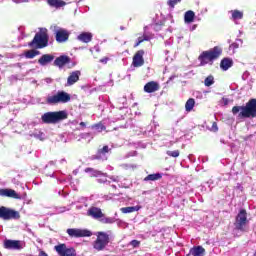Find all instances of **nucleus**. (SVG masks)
<instances>
[{
    "label": "nucleus",
    "instance_id": "obj_1",
    "mask_svg": "<svg viewBox=\"0 0 256 256\" xmlns=\"http://www.w3.org/2000/svg\"><path fill=\"white\" fill-rule=\"evenodd\" d=\"M233 115L238 114V119H254L256 117V99H251L245 106H234Z\"/></svg>",
    "mask_w": 256,
    "mask_h": 256
},
{
    "label": "nucleus",
    "instance_id": "obj_2",
    "mask_svg": "<svg viewBox=\"0 0 256 256\" xmlns=\"http://www.w3.org/2000/svg\"><path fill=\"white\" fill-rule=\"evenodd\" d=\"M49 44V35L46 28H41L40 32L36 33L34 39L28 44L33 49H43Z\"/></svg>",
    "mask_w": 256,
    "mask_h": 256
},
{
    "label": "nucleus",
    "instance_id": "obj_3",
    "mask_svg": "<svg viewBox=\"0 0 256 256\" xmlns=\"http://www.w3.org/2000/svg\"><path fill=\"white\" fill-rule=\"evenodd\" d=\"M221 53H223V50L216 46L210 51H205L199 56L200 65H207L210 63V65L213 64V61L215 59H218L221 56Z\"/></svg>",
    "mask_w": 256,
    "mask_h": 256
},
{
    "label": "nucleus",
    "instance_id": "obj_4",
    "mask_svg": "<svg viewBox=\"0 0 256 256\" xmlns=\"http://www.w3.org/2000/svg\"><path fill=\"white\" fill-rule=\"evenodd\" d=\"M69 101H71V94L65 91H58L56 94L48 96L46 99L48 105H59V103H69Z\"/></svg>",
    "mask_w": 256,
    "mask_h": 256
},
{
    "label": "nucleus",
    "instance_id": "obj_5",
    "mask_svg": "<svg viewBox=\"0 0 256 256\" xmlns=\"http://www.w3.org/2000/svg\"><path fill=\"white\" fill-rule=\"evenodd\" d=\"M67 119L66 111H58V112H47L42 115L43 123L55 124L59 123V121H63Z\"/></svg>",
    "mask_w": 256,
    "mask_h": 256
},
{
    "label": "nucleus",
    "instance_id": "obj_6",
    "mask_svg": "<svg viewBox=\"0 0 256 256\" xmlns=\"http://www.w3.org/2000/svg\"><path fill=\"white\" fill-rule=\"evenodd\" d=\"M97 239L93 242V248L96 251H103L109 245V235L105 232H96Z\"/></svg>",
    "mask_w": 256,
    "mask_h": 256
},
{
    "label": "nucleus",
    "instance_id": "obj_7",
    "mask_svg": "<svg viewBox=\"0 0 256 256\" xmlns=\"http://www.w3.org/2000/svg\"><path fill=\"white\" fill-rule=\"evenodd\" d=\"M50 29L53 31L57 43H65L69 40V31H67V29L61 28L57 25L51 26Z\"/></svg>",
    "mask_w": 256,
    "mask_h": 256
},
{
    "label": "nucleus",
    "instance_id": "obj_8",
    "mask_svg": "<svg viewBox=\"0 0 256 256\" xmlns=\"http://www.w3.org/2000/svg\"><path fill=\"white\" fill-rule=\"evenodd\" d=\"M0 219H3L4 221H11V219H21V214H19V211L2 206L0 207Z\"/></svg>",
    "mask_w": 256,
    "mask_h": 256
},
{
    "label": "nucleus",
    "instance_id": "obj_9",
    "mask_svg": "<svg viewBox=\"0 0 256 256\" xmlns=\"http://www.w3.org/2000/svg\"><path fill=\"white\" fill-rule=\"evenodd\" d=\"M4 249H10L14 251H21V249H25V242L20 240H4Z\"/></svg>",
    "mask_w": 256,
    "mask_h": 256
},
{
    "label": "nucleus",
    "instance_id": "obj_10",
    "mask_svg": "<svg viewBox=\"0 0 256 256\" xmlns=\"http://www.w3.org/2000/svg\"><path fill=\"white\" fill-rule=\"evenodd\" d=\"M67 233L70 237H91L93 233L87 229H79V228H69L67 229Z\"/></svg>",
    "mask_w": 256,
    "mask_h": 256
},
{
    "label": "nucleus",
    "instance_id": "obj_11",
    "mask_svg": "<svg viewBox=\"0 0 256 256\" xmlns=\"http://www.w3.org/2000/svg\"><path fill=\"white\" fill-rule=\"evenodd\" d=\"M59 256H77L75 249L68 248L65 244H59L54 247Z\"/></svg>",
    "mask_w": 256,
    "mask_h": 256
},
{
    "label": "nucleus",
    "instance_id": "obj_12",
    "mask_svg": "<svg viewBox=\"0 0 256 256\" xmlns=\"http://www.w3.org/2000/svg\"><path fill=\"white\" fill-rule=\"evenodd\" d=\"M247 225V212L245 210H241L236 217L235 227L240 231H243V227Z\"/></svg>",
    "mask_w": 256,
    "mask_h": 256
},
{
    "label": "nucleus",
    "instance_id": "obj_13",
    "mask_svg": "<svg viewBox=\"0 0 256 256\" xmlns=\"http://www.w3.org/2000/svg\"><path fill=\"white\" fill-rule=\"evenodd\" d=\"M143 55H145V51L143 50H139L138 52H136L133 57L134 67H142V65L145 63V60H143Z\"/></svg>",
    "mask_w": 256,
    "mask_h": 256
},
{
    "label": "nucleus",
    "instance_id": "obj_14",
    "mask_svg": "<svg viewBox=\"0 0 256 256\" xmlns=\"http://www.w3.org/2000/svg\"><path fill=\"white\" fill-rule=\"evenodd\" d=\"M89 217H92L93 219H98L101 221L102 217H105V214L101 211L100 208L97 207H91L88 210Z\"/></svg>",
    "mask_w": 256,
    "mask_h": 256
},
{
    "label": "nucleus",
    "instance_id": "obj_15",
    "mask_svg": "<svg viewBox=\"0 0 256 256\" xmlns=\"http://www.w3.org/2000/svg\"><path fill=\"white\" fill-rule=\"evenodd\" d=\"M0 195L2 197H11L12 199H21V196L13 189H0Z\"/></svg>",
    "mask_w": 256,
    "mask_h": 256
},
{
    "label": "nucleus",
    "instance_id": "obj_16",
    "mask_svg": "<svg viewBox=\"0 0 256 256\" xmlns=\"http://www.w3.org/2000/svg\"><path fill=\"white\" fill-rule=\"evenodd\" d=\"M81 76V72L80 71H74L70 74V76L67 79V85L71 86V85H75V83H77L79 81V77Z\"/></svg>",
    "mask_w": 256,
    "mask_h": 256
},
{
    "label": "nucleus",
    "instance_id": "obj_17",
    "mask_svg": "<svg viewBox=\"0 0 256 256\" xmlns=\"http://www.w3.org/2000/svg\"><path fill=\"white\" fill-rule=\"evenodd\" d=\"M145 93H155V91H159V84L157 82H148L144 86Z\"/></svg>",
    "mask_w": 256,
    "mask_h": 256
},
{
    "label": "nucleus",
    "instance_id": "obj_18",
    "mask_svg": "<svg viewBox=\"0 0 256 256\" xmlns=\"http://www.w3.org/2000/svg\"><path fill=\"white\" fill-rule=\"evenodd\" d=\"M55 59V56L51 54H44L42 57L39 58L38 63L42 65V67H45L48 63H51Z\"/></svg>",
    "mask_w": 256,
    "mask_h": 256
},
{
    "label": "nucleus",
    "instance_id": "obj_19",
    "mask_svg": "<svg viewBox=\"0 0 256 256\" xmlns=\"http://www.w3.org/2000/svg\"><path fill=\"white\" fill-rule=\"evenodd\" d=\"M78 41H82V43H90L91 39H93V34L91 32H82L77 36Z\"/></svg>",
    "mask_w": 256,
    "mask_h": 256
},
{
    "label": "nucleus",
    "instance_id": "obj_20",
    "mask_svg": "<svg viewBox=\"0 0 256 256\" xmlns=\"http://www.w3.org/2000/svg\"><path fill=\"white\" fill-rule=\"evenodd\" d=\"M67 63H69V57L67 56H60L54 61V65L56 67H64V65H67Z\"/></svg>",
    "mask_w": 256,
    "mask_h": 256
},
{
    "label": "nucleus",
    "instance_id": "obj_21",
    "mask_svg": "<svg viewBox=\"0 0 256 256\" xmlns=\"http://www.w3.org/2000/svg\"><path fill=\"white\" fill-rule=\"evenodd\" d=\"M220 67L223 71H227L229 68L233 67V60L231 58H224L220 63Z\"/></svg>",
    "mask_w": 256,
    "mask_h": 256
},
{
    "label": "nucleus",
    "instance_id": "obj_22",
    "mask_svg": "<svg viewBox=\"0 0 256 256\" xmlns=\"http://www.w3.org/2000/svg\"><path fill=\"white\" fill-rule=\"evenodd\" d=\"M190 255L203 256L205 255V248H203L202 246H195L192 249H190Z\"/></svg>",
    "mask_w": 256,
    "mask_h": 256
},
{
    "label": "nucleus",
    "instance_id": "obj_23",
    "mask_svg": "<svg viewBox=\"0 0 256 256\" xmlns=\"http://www.w3.org/2000/svg\"><path fill=\"white\" fill-rule=\"evenodd\" d=\"M48 4L56 9H60V7H65V5H67L63 0H48Z\"/></svg>",
    "mask_w": 256,
    "mask_h": 256
},
{
    "label": "nucleus",
    "instance_id": "obj_24",
    "mask_svg": "<svg viewBox=\"0 0 256 256\" xmlns=\"http://www.w3.org/2000/svg\"><path fill=\"white\" fill-rule=\"evenodd\" d=\"M185 23H193L195 21V12L189 10L184 14Z\"/></svg>",
    "mask_w": 256,
    "mask_h": 256
},
{
    "label": "nucleus",
    "instance_id": "obj_25",
    "mask_svg": "<svg viewBox=\"0 0 256 256\" xmlns=\"http://www.w3.org/2000/svg\"><path fill=\"white\" fill-rule=\"evenodd\" d=\"M141 209V206H129V207H123L120 209L122 213H135V211H139Z\"/></svg>",
    "mask_w": 256,
    "mask_h": 256
},
{
    "label": "nucleus",
    "instance_id": "obj_26",
    "mask_svg": "<svg viewBox=\"0 0 256 256\" xmlns=\"http://www.w3.org/2000/svg\"><path fill=\"white\" fill-rule=\"evenodd\" d=\"M161 177H163L161 173L149 174L146 178H144V181H159Z\"/></svg>",
    "mask_w": 256,
    "mask_h": 256
},
{
    "label": "nucleus",
    "instance_id": "obj_27",
    "mask_svg": "<svg viewBox=\"0 0 256 256\" xmlns=\"http://www.w3.org/2000/svg\"><path fill=\"white\" fill-rule=\"evenodd\" d=\"M85 173H90V177H99L100 175H103L101 171L95 170L93 168H86Z\"/></svg>",
    "mask_w": 256,
    "mask_h": 256
},
{
    "label": "nucleus",
    "instance_id": "obj_28",
    "mask_svg": "<svg viewBox=\"0 0 256 256\" xmlns=\"http://www.w3.org/2000/svg\"><path fill=\"white\" fill-rule=\"evenodd\" d=\"M40 52L37 50H28L24 53L26 59H33L34 57H37V55H39Z\"/></svg>",
    "mask_w": 256,
    "mask_h": 256
},
{
    "label": "nucleus",
    "instance_id": "obj_29",
    "mask_svg": "<svg viewBox=\"0 0 256 256\" xmlns=\"http://www.w3.org/2000/svg\"><path fill=\"white\" fill-rule=\"evenodd\" d=\"M193 107H195V99L190 98L185 104V110L188 112L193 111Z\"/></svg>",
    "mask_w": 256,
    "mask_h": 256
},
{
    "label": "nucleus",
    "instance_id": "obj_30",
    "mask_svg": "<svg viewBox=\"0 0 256 256\" xmlns=\"http://www.w3.org/2000/svg\"><path fill=\"white\" fill-rule=\"evenodd\" d=\"M100 221H101V223H104V224H106V225H111V224L115 223V218L103 216V217L100 219Z\"/></svg>",
    "mask_w": 256,
    "mask_h": 256
},
{
    "label": "nucleus",
    "instance_id": "obj_31",
    "mask_svg": "<svg viewBox=\"0 0 256 256\" xmlns=\"http://www.w3.org/2000/svg\"><path fill=\"white\" fill-rule=\"evenodd\" d=\"M232 13V19H243V12L239 11V10H234L231 11Z\"/></svg>",
    "mask_w": 256,
    "mask_h": 256
},
{
    "label": "nucleus",
    "instance_id": "obj_32",
    "mask_svg": "<svg viewBox=\"0 0 256 256\" xmlns=\"http://www.w3.org/2000/svg\"><path fill=\"white\" fill-rule=\"evenodd\" d=\"M215 83V78L213 76H208L205 80H204V85L206 87H211V85H213Z\"/></svg>",
    "mask_w": 256,
    "mask_h": 256
},
{
    "label": "nucleus",
    "instance_id": "obj_33",
    "mask_svg": "<svg viewBox=\"0 0 256 256\" xmlns=\"http://www.w3.org/2000/svg\"><path fill=\"white\" fill-rule=\"evenodd\" d=\"M93 129H95L98 133H101V131H105V126L103 124H96L93 126Z\"/></svg>",
    "mask_w": 256,
    "mask_h": 256
},
{
    "label": "nucleus",
    "instance_id": "obj_34",
    "mask_svg": "<svg viewBox=\"0 0 256 256\" xmlns=\"http://www.w3.org/2000/svg\"><path fill=\"white\" fill-rule=\"evenodd\" d=\"M167 155H168L169 157H179L180 152H179V150L167 151Z\"/></svg>",
    "mask_w": 256,
    "mask_h": 256
},
{
    "label": "nucleus",
    "instance_id": "obj_35",
    "mask_svg": "<svg viewBox=\"0 0 256 256\" xmlns=\"http://www.w3.org/2000/svg\"><path fill=\"white\" fill-rule=\"evenodd\" d=\"M105 153H109V146H104L98 151V155H105Z\"/></svg>",
    "mask_w": 256,
    "mask_h": 256
},
{
    "label": "nucleus",
    "instance_id": "obj_36",
    "mask_svg": "<svg viewBox=\"0 0 256 256\" xmlns=\"http://www.w3.org/2000/svg\"><path fill=\"white\" fill-rule=\"evenodd\" d=\"M143 41H149V37L144 36V38H138V42L135 44V47H139V45H141V43H143Z\"/></svg>",
    "mask_w": 256,
    "mask_h": 256
},
{
    "label": "nucleus",
    "instance_id": "obj_37",
    "mask_svg": "<svg viewBox=\"0 0 256 256\" xmlns=\"http://www.w3.org/2000/svg\"><path fill=\"white\" fill-rule=\"evenodd\" d=\"M181 0H168V5L173 9L175 7V4L179 3Z\"/></svg>",
    "mask_w": 256,
    "mask_h": 256
},
{
    "label": "nucleus",
    "instance_id": "obj_38",
    "mask_svg": "<svg viewBox=\"0 0 256 256\" xmlns=\"http://www.w3.org/2000/svg\"><path fill=\"white\" fill-rule=\"evenodd\" d=\"M230 51L232 50L233 53H235V49H239V44L237 42H234L229 47Z\"/></svg>",
    "mask_w": 256,
    "mask_h": 256
},
{
    "label": "nucleus",
    "instance_id": "obj_39",
    "mask_svg": "<svg viewBox=\"0 0 256 256\" xmlns=\"http://www.w3.org/2000/svg\"><path fill=\"white\" fill-rule=\"evenodd\" d=\"M211 131H213L214 133L219 131V128L217 127V123L213 122L212 127L210 128Z\"/></svg>",
    "mask_w": 256,
    "mask_h": 256
},
{
    "label": "nucleus",
    "instance_id": "obj_40",
    "mask_svg": "<svg viewBox=\"0 0 256 256\" xmlns=\"http://www.w3.org/2000/svg\"><path fill=\"white\" fill-rule=\"evenodd\" d=\"M130 245H132V247H139V241H137V240H132V241L130 242Z\"/></svg>",
    "mask_w": 256,
    "mask_h": 256
},
{
    "label": "nucleus",
    "instance_id": "obj_41",
    "mask_svg": "<svg viewBox=\"0 0 256 256\" xmlns=\"http://www.w3.org/2000/svg\"><path fill=\"white\" fill-rule=\"evenodd\" d=\"M122 167H124V169H135V166H129L127 164L122 165Z\"/></svg>",
    "mask_w": 256,
    "mask_h": 256
},
{
    "label": "nucleus",
    "instance_id": "obj_42",
    "mask_svg": "<svg viewBox=\"0 0 256 256\" xmlns=\"http://www.w3.org/2000/svg\"><path fill=\"white\" fill-rule=\"evenodd\" d=\"M14 3H27L29 0H12Z\"/></svg>",
    "mask_w": 256,
    "mask_h": 256
},
{
    "label": "nucleus",
    "instance_id": "obj_43",
    "mask_svg": "<svg viewBox=\"0 0 256 256\" xmlns=\"http://www.w3.org/2000/svg\"><path fill=\"white\" fill-rule=\"evenodd\" d=\"M222 103H223L224 105H229V99L223 98V99H222Z\"/></svg>",
    "mask_w": 256,
    "mask_h": 256
},
{
    "label": "nucleus",
    "instance_id": "obj_44",
    "mask_svg": "<svg viewBox=\"0 0 256 256\" xmlns=\"http://www.w3.org/2000/svg\"><path fill=\"white\" fill-rule=\"evenodd\" d=\"M109 61V58H102L101 60H100V63H107Z\"/></svg>",
    "mask_w": 256,
    "mask_h": 256
},
{
    "label": "nucleus",
    "instance_id": "obj_45",
    "mask_svg": "<svg viewBox=\"0 0 256 256\" xmlns=\"http://www.w3.org/2000/svg\"><path fill=\"white\" fill-rule=\"evenodd\" d=\"M45 82H46V83H53V79H51V78H46V79H45Z\"/></svg>",
    "mask_w": 256,
    "mask_h": 256
},
{
    "label": "nucleus",
    "instance_id": "obj_46",
    "mask_svg": "<svg viewBox=\"0 0 256 256\" xmlns=\"http://www.w3.org/2000/svg\"><path fill=\"white\" fill-rule=\"evenodd\" d=\"M39 256H49V255H47V253H45L44 251H41V252L39 253Z\"/></svg>",
    "mask_w": 256,
    "mask_h": 256
},
{
    "label": "nucleus",
    "instance_id": "obj_47",
    "mask_svg": "<svg viewBox=\"0 0 256 256\" xmlns=\"http://www.w3.org/2000/svg\"><path fill=\"white\" fill-rule=\"evenodd\" d=\"M112 181H119V177H111Z\"/></svg>",
    "mask_w": 256,
    "mask_h": 256
},
{
    "label": "nucleus",
    "instance_id": "obj_48",
    "mask_svg": "<svg viewBox=\"0 0 256 256\" xmlns=\"http://www.w3.org/2000/svg\"><path fill=\"white\" fill-rule=\"evenodd\" d=\"M80 126H81V127H85V122H81V123H80Z\"/></svg>",
    "mask_w": 256,
    "mask_h": 256
}]
</instances>
